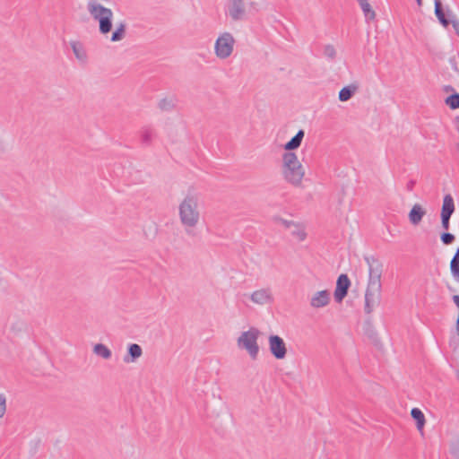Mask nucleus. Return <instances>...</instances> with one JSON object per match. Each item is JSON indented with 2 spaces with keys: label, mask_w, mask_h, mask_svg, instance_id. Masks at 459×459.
Returning <instances> with one entry per match:
<instances>
[{
  "label": "nucleus",
  "mask_w": 459,
  "mask_h": 459,
  "mask_svg": "<svg viewBox=\"0 0 459 459\" xmlns=\"http://www.w3.org/2000/svg\"><path fill=\"white\" fill-rule=\"evenodd\" d=\"M158 107L163 111H170L175 108V101L173 99H162L160 100Z\"/></svg>",
  "instance_id": "27"
},
{
  "label": "nucleus",
  "mask_w": 459,
  "mask_h": 459,
  "mask_svg": "<svg viewBox=\"0 0 459 459\" xmlns=\"http://www.w3.org/2000/svg\"><path fill=\"white\" fill-rule=\"evenodd\" d=\"M290 232L299 241L305 240L307 237L304 226L298 222H295L294 226H292V229L290 230Z\"/></svg>",
  "instance_id": "21"
},
{
  "label": "nucleus",
  "mask_w": 459,
  "mask_h": 459,
  "mask_svg": "<svg viewBox=\"0 0 459 459\" xmlns=\"http://www.w3.org/2000/svg\"><path fill=\"white\" fill-rule=\"evenodd\" d=\"M235 39L230 32L221 33L214 44V53L220 59H226L231 56L234 50Z\"/></svg>",
  "instance_id": "6"
},
{
  "label": "nucleus",
  "mask_w": 459,
  "mask_h": 459,
  "mask_svg": "<svg viewBox=\"0 0 459 459\" xmlns=\"http://www.w3.org/2000/svg\"><path fill=\"white\" fill-rule=\"evenodd\" d=\"M416 2H417V4H418L419 5H421V4H422L421 0H416Z\"/></svg>",
  "instance_id": "37"
},
{
  "label": "nucleus",
  "mask_w": 459,
  "mask_h": 459,
  "mask_svg": "<svg viewBox=\"0 0 459 459\" xmlns=\"http://www.w3.org/2000/svg\"><path fill=\"white\" fill-rule=\"evenodd\" d=\"M86 8L91 17L99 22V30L101 34H108L111 31L114 16L111 9L93 0L87 3Z\"/></svg>",
  "instance_id": "3"
},
{
  "label": "nucleus",
  "mask_w": 459,
  "mask_h": 459,
  "mask_svg": "<svg viewBox=\"0 0 459 459\" xmlns=\"http://www.w3.org/2000/svg\"><path fill=\"white\" fill-rule=\"evenodd\" d=\"M366 262L368 264L369 271L368 283L366 290L380 294L382 289V264L375 258H366Z\"/></svg>",
  "instance_id": "5"
},
{
  "label": "nucleus",
  "mask_w": 459,
  "mask_h": 459,
  "mask_svg": "<svg viewBox=\"0 0 459 459\" xmlns=\"http://www.w3.org/2000/svg\"><path fill=\"white\" fill-rule=\"evenodd\" d=\"M178 217L186 234L190 235L201 219L200 195L189 191L178 205Z\"/></svg>",
  "instance_id": "1"
},
{
  "label": "nucleus",
  "mask_w": 459,
  "mask_h": 459,
  "mask_svg": "<svg viewBox=\"0 0 459 459\" xmlns=\"http://www.w3.org/2000/svg\"><path fill=\"white\" fill-rule=\"evenodd\" d=\"M451 24L453 25V28L455 30L456 34L459 36V21L456 20L455 17H451Z\"/></svg>",
  "instance_id": "34"
},
{
  "label": "nucleus",
  "mask_w": 459,
  "mask_h": 459,
  "mask_svg": "<svg viewBox=\"0 0 459 459\" xmlns=\"http://www.w3.org/2000/svg\"><path fill=\"white\" fill-rule=\"evenodd\" d=\"M330 302V292L326 290L316 292L310 299V306L313 308H321Z\"/></svg>",
  "instance_id": "11"
},
{
  "label": "nucleus",
  "mask_w": 459,
  "mask_h": 459,
  "mask_svg": "<svg viewBox=\"0 0 459 459\" xmlns=\"http://www.w3.org/2000/svg\"><path fill=\"white\" fill-rule=\"evenodd\" d=\"M249 299L254 304L264 306L273 301V296L270 288H262L253 291Z\"/></svg>",
  "instance_id": "9"
},
{
  "label": "nucleus",
  "mask_w": 459,
  "mask_h": 459,
  "mask_svg": "<svg viewBox=\"0 0 459 459\" xmlns=\"http://www.w3.org/2000/svg\"><path fill=\"white\" fill-rule=\"evenodd\" d=\"M305 133L303 130H299L295 136H293L288 143L284 144V150L286 152H292L298 149L304 138Z\"/></svg>",
  "instance_id": "15"
},
{
  "label": "nucleus",
  "mask_w": 459,
  "mask_h": 459,
  "mask_svg": "<svg viewBox=\"0 0 459 459\" xmlns=\"http://www.w3.org/2000/svg\"><path fill=\"white\" fill-rule=\"evenodd\" d=\"M440 238L444 245H450L455 239V236L449 232L442 233Z\"/></svg>",
  "instance_id": "30"
},
{
  "label": "nucleus",
  "mask_w": 459,
  "mask_h": 459,
  "mask_svg": "<svg viewBox=\"0 0 459 459\" xmlns=\"http://www.w3.org/2000/svg\"><path fill=\"white\" fill-rule=\"evenodd\" d=\"M324 55L329 60H332V61L334 60L335 57H336L335 48L333 45H331V44L325 45L324 47Z\"/></svg>",
  "instance_id": "29"
},
{
  "label": "nucleus",
  "mask_w": 459,
  "mask_h": 459,
  "mask_svg": "<svg viewBox=\"0 0 459 459\" xmlns=\"http://www.w3.org/2000/svg\"><path fill=\"white\" fill-rule=\"evenodd\" d=\"M351 286V281L346 274H341L336 282V288L334 290V299L336 302H342L346 297L348 290Z\"/></svg>",
  "instance_id": "10"
},
{
  "label": "nucleus",
  "mask_w": 459,
  "mask_h": 459,
  "mask_svg": "<svg viewBox=\"0 0 459 459\" xmlns=\"http://www.w3.org/2000/svg\"><path fill=\"white\" fill-rule=\"evenodd\" d=\"M360 8L362 9L367 21H372L376 17L375 12L372 10L370 4L368 0H359Z\"/></svg>",
  "instance_id": "23"
},
{
  "label": "nucleus",
  "mask_w": 459,
  "mask_h": 459,
  "mask_svg": "<svg viewBox=\"0 0 459 459\" xmlns=\"http://www.w3.org/2000/svg\"><path fill=\"white\" fill-rule=\"evenodd\" d=\"M227 13L235 22L243 20L246 16L244 0H229L227 4Z\"/></svg>",
  "instance_id": "8"
},
{
  "label": "nucleus",
  "mask_w": 459,
  "mask_h": 459,
  "mask_svg": "<svg viewBox=\"0 0 459 459\" xmlns=\"http://www.w3.org/2000/svg\"><path fill=\"white\" fill-rule=\"evenodd\" d=\"M281 225L287 229V230H291L292 229V226H294L295 224V221H287V220H284V219H281L280 220Z\"/></svg>",
  "instance_id": "33"
},
{
  "label": "nucleus",
  "mask_w": 459,
  "mask_h": 459,
  "mask_svg": "<svg viewBox=\"0 0 459 459\" xmlns=\"http://www.w3.org/2000/svg\"><path fill=\"white\" fill-rule=\"evenodd\" d=\"M356 91L357 87L354 85L343 87L339 91V100L342 102L349 100L355 94Z\"/></svg>",
  "instance_id": "24"
},
{
  "label": "nucleus",
  "mask_w": 459,
  "mask_h": 459,
  "mask_svg": "<svg viewBox=\"0 0 459 459\" xmlns=\"http://www.w3.org/2000/svg\"><path fill=\"white\" fill-rule=\"evenodd\" d=\"M455 212L454 199L450 195H445L443 199V205L441 215L451 216Z\"/></svg>",
  "instance_id": "18"
},
{
  "label": "nucleus",
  "mask_w": 459,
  "mask_h": 459,
  "mask_svg": "<svg viewBox=\"0 0 459 459\" xmlns=\"http://www.w3.org/2000/svg\"><path fill=\"white\" fill-rule=\"evenodd\" d=\"M414 186H415V181L414 180H410L407 183L406 188H407L408 191H411L413 189Z\"/></svg>",
  "instance_id": "35"
},
{
  "label": "nucleus",
  "mask_w": 459,
  "mask_h": 459,
  "mask_svg": "<svg viewBox=\"0 0 459 459\" xmlns=\"http://www.w3.org/2000/svg\"><path fill=\"white\" fill-rule=\"evenodd\" d=\"M411 415L416 420L417 429L421 431L426 422L423 412L419 408H413Z\"/></svg>",
  "instance_id": "20"
},
{
  "label": "nucleus",
  "mask_w": 459,
  "mask_h": 459,
  "mask_svg": "<svg viewBox=\"0 0 459 459\" xmlns=\"http://www.w3.org/2000/svg\"><path fill=\"white\" fill-rule=\"evenodd\" d=\"M380 294H377L375 292H369L366 290L365 293V312L367 314H370L373 311V304L375 301V297H379Z\"/></svg>",
  "instance_id": "25"
},
{
  "label": "nucleus",
  "mask_w": 459,
  "mask_h": 459,
  "mask_svg": "<svg viewBox=\"0 0 459 459\" xmlns=\"http://www.w3.org/2000/svg\"><path fill=\"white\" fill-rule=\"evenodd\" d=\"M446 104L452 109L459 108V93H454L446 99Z\"/></svg>",
  "instance_id": "28"
},
{
  "label": "nucleus",
  "mask_w": 459,
  "mask_h": 459,
  "mask_svg": "<svg viewBox=\"0 0 459 459\" xmlns=\"http://www.w3.org/2000/svg\"><path fill=\"white\" fill-rule=\"evenodd\" d=\"M143 355V349L137 343H132L128 346L127 355L125 356L126 363L134 362Z\"/></svg>",
  "instance_id": "14"
},
{
  "label": "nucleus",
  "mask_w": 459,
  "mask_h": 459,
  "mask_svg": "<svg viewBox=\"0 0 459 459\" xmlns=\"http://www.w3.org/2000/svg\"><path fill=\"white\" fill-rule=\"evenodd\" d=\"M70 44L75 57L80 62L85 63L87 61V53L83 46L78 41H72Z\"/></svg>",
  "instance_id": "16"
},
{
  "label": "nucleus",
  "mask_w": 459,
  "mask_h": 459,
  "mask_svg": "<svg viewBox=\"0 0 459 459\" xmlns=\"http://www.w3.org/2000/svg\"><path fill=\"white\" fill-rule=\"evenodd\" d=\"M261 332L255 328L251 327L249 330L243 332L237 340V344L239 349L247 351L249 357L255 360L259 353V345L257 342Z\"/></svg>",
  "instance_id": "4"
},
{
  "label": "nucleus",
  "mask_w": 459,
  "mask_h": 459,
  "mask_svg": "<svg viewBox=\"0 0 459 459\" xmlns=\"http://www.w3.org/2000/svg\"><path fill=\"white\" fill-rule=\"evenodd\" d=\"M451 273L456 281H459V247L455 251L451 263H450Z\"/></svg>",
  "instance_id": "22"
},
{
  "label": "nucleus",
  "mask_w": 459,
  "mask_h": 459,
  "mask_svg": "<svg viewBox=\"0 0 459 459\" xmlns=\"http://www.w3.org/2000/svg\"><path fill=\"white\" fill-rule=\"evenodd\" d=\"M93 352L95 355L104 359H109L112 356L111 351L102 343H97L93 347Z\"/></svg>",
  "instance_id": "19"
},
{
  "label": "nucleus",
  "mask_w": 459,
  "mask_h": 459,
  "mask_svg": "<svg viewBox=\"0 0 459 459\" xmlns=\"http://www.w3.org/2000/svg\"><path fill=\"white\" fill-rule=\"evenodd\" d=\"M450 218L451 216L441 215V225L445 230H448L450 228Z\"/></svg>",
  "instance_id": "32"
},
{
  "label": "nucleus",
  "mask_w": 459,
  "mask_h": 459,
  "mask_svg": "<svg viewBox=\"0 0 459 459\" xmlns=\"http://www.w3.org/2000/svg\"><path fill=\"white\" fill-rule=\"evenodd\" d=\"M425 214L426 211L424 208L420 204H416L409 212V221L412 225H418L422 221Z\"/></svg>",
  "instance_id": "13"
},
{
  "label": "nucleus",
  "mask_w": 459,
  "mask_h": 459,
  "mask_svg": "<svg viewBox=\"0 0 459 459\" xmlns=\"http://www.w3.org/2000/svg\"><path fill=\"white\" fill-rule=\"evenodd\" d=\"M139 134L141 143L145 145L152 144V141L157 136L156 130L150 126H143L139 132Z\"/></svg>",
  "instance_id": "12"
},
{
  "label": "nucleus",
  "mask_w": 459,
  "mask_h": 459,
  "mask_svg": "<svg viewBox=\"0 0 459 459\" xmlns=\"http://www.w3.org/2000/svg\"><path fill=\"white\" fill-rule=\"evenodd\" d=\"M126 34V25L124 23H120L119 26L116 29V30L112 33L111 40L116 42L124 39Z\"/></svg>",
  "instance_id": "26"
},
{
  "label": "nucleus",
  "mask_w": 459,
  "mask_h": 459,
  "mask_svg": "<svg viewBox=\"0 0 459 459\" xmlns=\"http://www.w3.org/2000/svg\"><path fill=\"white\" fill-rule=\"evenodd\" d=\"M281 174L290 185L299 187L305 176V169L293 152H285L281 156Z\"/></svg>",
  "instance_id": "2"
},
{
  "label": "nucleus",
  "mask_w": 459,
  "mask_h": 459,
  "mask_svg": "<svg viewBox=\"0 0 459 459\" xmlns=\"http://www.w3.org/2000/svg\"><path fill=\"white\" fill-rule=\"evenodd\" d=\"M452 63H454V65H455V69L457 70V67H456V63L452 59L451 60Z\"/></svg>",
  "instance_id": "36"
},
{
  "label": "nucleus",
  "mask_w": 459,
  "mask_h": 459,
  "mask_svg": "<svg viewBox=\"0 0 459 459\" xmlns=\"http://www.w3.org/2000/svg\"><path fill=\"white\" fill-rule=\"evenodd\" d=\"M269 350L272 355L277 359H282L286 357L287 347L281 337L272 334L268 338Z\"/></svg>",
  "instance_id": "7"
},
{
  "label": "nucleus",
  "mask_w": 459,
  "mask_h": 459,
  "mask_svg": "<svg viewBox=\"0 0 459 459\" xmlns=\"http://www.w3.org/2000/svg\"><path fill=\"white\" fill-rule=\"evenodd\" d=\"M6 411V397L0 394V418H3Z\"/></svg>",
  "instance_id": "31"
},
{
  "label": "nucleus",
  "mask_w": 459,
  "mask_h": 459,
  "mask_svg": "<svg viewBox=\"0 0 459 459\" xmlns=\"http://www.w3.org/2000/svg\"><path fill=\"white\" fill-rule=\"evenodd\" d=\"M435 14L438 19L439 22L444 26L447 27L451 23V19L446 17L443 11L442 3L440 0H435Z\"/></svg>",
  "instance_id": "17"
}]
</instances>
